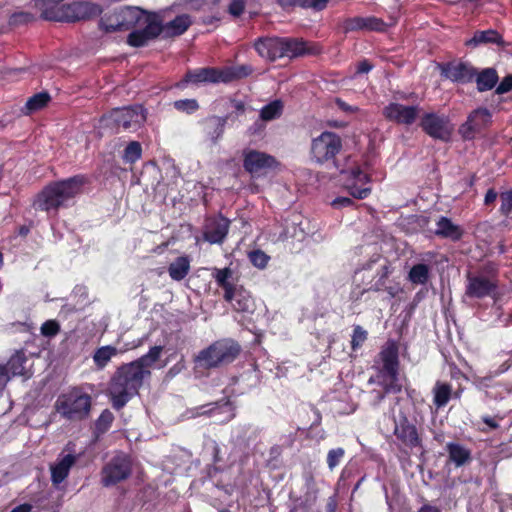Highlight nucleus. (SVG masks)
Returning <instances> with one entry per match:
<instances>
[{
    "instance_id": "nucleus-44",
    "label": "nucleus",
    "mask_w": 512,
    "mask_h": 512,
    "mask_svg": "<svg viewBox=\"0 0 512 512\" xmlns=\"http://www.w3.org/2000/svg\"><path fill=\"white\" fill-rule=\"evenodd\" d=\"M142 148L139 142H130L124 150L123 159L127 163H134L140 159Z\"/></svg>"
},
{
    "instance_id": "nucleus-24",
    "label": "nucleus",
    "mask_w": 512,
    "mask_h": 512,
    "mask_svg": "<svg viewBox=\"0 0 512 512\" xmlns=\"http://www.w3.org/2000/svg\"><path fill=\"white\" fill-rule=\"evenodd\" d=\"M283 50L285 57L294 58L302 55H316L319 53V49L315 46H310L308 42L293 38H282Z\"/></svg>"
},
{
    "instance_id": "nucleus-22",
    "label": "nucleus",
    "mask_w": 512,
    "mask_h": 512,
    "mask_svg": "<svg viewBox=\"0 0 512 512\" xmlns=\"http://www.w3.org/2000/svg\"><path fill=\"white\" fill-rule=\"evenodd\" d=\"M382 362L381 373H393L399 371L398 346L395 341H387L379 353Z\"/></svg>"
},
{
    "instance_id": "nucleus-28",
    "label": "nucleus",
    "mask_w": 512,
    "mask_h": 512,
    "mask_svg": "<svg viewBox=\"0 0 512 512\" xmlns=\"http://www.w3.org/2000/svg\"><path fill=\"white\" fill-rule=\"evenodd\" d=\"M77 457L72 454H67L62 457L56 464L51 465V481L53 485H59L69 475L71 467L75 464Z\"/></svg>"
},
{
    "instance_id": "nucleus-40",
    "label": "nucleus",
    "mask_w": 512,
    "mask_h": 512,
    "mask_svg": "<svg viewBox=\"0 0 512 512\" xmlns=\"http://www.w3.org/2000/svg\"><path fill=\"white\" fill-rule=\"evenodd\" d=\"M429 279V268L426 264H416L409 272V280L414 284H426Z\"/></svg>"
},
{
    "instance_id": "nucleus-17",
    "label": "nucleus",
    "mask_w": 512,
    "mask_h": 512,
    "mask_svg": "<svg viewBox=\"0 0 512 512\" xmlns=\"http://www.w3.org/2000/svg\"><path fill=\"white\" fill-rule=\"evenodd\" d=\"M229 219L218 215L207 218L203 230V238L211 244H222L228 234Z\"/></svg>"
},
{
    "instance_id": "nucleus-48",
    "label": "nucleus",
    "mask_w": 512,
    "mask_h": 512,
    "mask_svg": "<svg viewBox=\"0 0 512 512\" xmlns=\"http://www.w3.org/2000/svg\"><path fill=\"white\" fill-rule=\"evenodd\" d=\"M305 481L308 489L305 500L306 502H310L312 504L316 501L317 498V489L315 487V480L313 475L311 473H307L305 475Z\"/></svg>"
},
{
    "instance_id": "nucleus-49",
    "label": "nucleus",
    "mask_w": 512,
    "mask_h": 512,
    "mask_svg": "<svg viewBox=\"0 0 512 512\" xmlns=\"http://www.w3.org/2000/svg\"><path fill=\"white\" fill-rule=\"evenodd\" d=\"M64 0H35V7L41 11V18L44 19V13L46 9L52 8L56 10L61 8Z\"/></svg>"
},
{
    "instance_id": "nucleus-58",
    "label": "nucleus",
    "mask_w": 512,
    "mask_h": 512,
    "mask_svg": "<svg viewBox=\"0 0 512 512\" xmlns=\"http://www.w3.org/2000/svg\"><path fill=\"white\" fill-rule=\"evenodd\" d=\"M282 8L288 9L295 6L304 8L305 0H275Z\"/></svg>"
},
{
    "instance_id": "nucleus-5",
    "label": "nucleus",
    "mask_w": 512,
    "mask_h": 512,
    "mask_svg": "<svg viewBox=\"0 0 512 512\" xmlns=\"http://www.w3.org/2000/svg\"><path fill=\"white\" fill-rule=\"evenodd\" d=\"M239 353L238 343L228 339L219 340L200 351L195 362L204 369L216 368L233 362Z\"/></svg>"
},
{
    "instance_id": "nucleus-46",
    "label": "nucleus",
    "mask_w": 512,
    "mask_h": 512,
    "mask_svg": "<svg viewBox=\"0 0 512 512\" xmlns=\"http://www.w3.org/2000/svg\"><path fill=\"white\" fill-rule=\"evenodd\" d=\"M35 20V16L29 12H16L10 16L9 24L11 26H20L31 23Z\"/></svg>"
},
{
    "instance_id": "nucleus-36",
    "label": "nucleus",
    "mask_w": 512,
    "mask_h": 512,
    "mask_svg": "<svg viewBox=\"0 0 512 512\" xmlns=\"http://www.w3.org/2000/svg\"><path fill=\"white\" fill-rule=\"evenodd\" d=\"M213 277L215 278L218 286L224 289V299H229L231 290L235 287L229 282V279L232 277V270L230 268L224 269H214Z\"/></svg>"
},
{
    "instance_id": "nucleus-31",
    "label": "nucleus",
    "mask_w": 512,
    "mask_h": 512,
    "mask_svg": "<svg viewBox=\"0 0 512 512\" xmlns=\"http://www.w3.org/2000/svg\"><path fill=\"white\" fill-rule=\"evenodd\" d=\"M436 235L449 238L453 241L459 240L463 235V230L460 226L452 223L447 217H441L437 222Z\"/></svg>"
},
{
    "instance_id": "nucleus-57",
    "label": "nucleus",
    "mask_w": 512,
    "mask_h": 512,
    "mask_svg": "<svg viewBox=\"0 0 512 512\" xmlns=\"http://www.w3.org/2000/svg\"><path fill=\"white\" fill-rule=\"evenodd\" d=\"M328 0H305L304 8H312L317 11L323 10L327 6Z\"/></svg>"
},
{
    "instance_id": "nucleus-56",
    "label": "nucleus",
    "mask_w": 512,
    "mask_h": 512,
    "mask_svg": "<svg viewBox=\"0 0 512 512\" xmlns=\"http://www.w3.org/2000/svg\"><path fill=\"white\" fill-rule=\"evenodd\" d=\"M512 90V75H507L503 78L496 88L497 94H505Z\"/></svg>"
},
{
    "instance_id": "nucleus-14",
    "label": "nucleus",
    "mask_w": 512,
    "mask_h": 512,
    "mask_svg": "<svg viewBox=\"0 0 512 512\" xmlns=\"http://www.w3.org/2000/svg\"><path fill=\"white\" fill-rule=\"evenodd\" d=\"M243 167L252 175L265 173L277 165L276 159L261 151L248 149L243 152Z\"/></svg>"
},
{
    "instance_id": "nucleus-19",
    "label": "nucleus",
    "mask_w": 512,
    "mask_h": 512,
    "mask_svg": "<svg viewBox=\"0 0 512 512\" xmlns=\"http://www.w3.org/2000/svg\"><path fill=\"white\" fill-rule=\"evenodd\" d=\"M394 435L406 447L413 449L421 446V438L414 424L410 423L405 415L394 420Z\"/></svg>"
},
{
    "instance_id": "nucleus-23",
    "label": "nucleus",
    "mask_w": 512,
    "mask_h": 512,
    "mask_svg": "<svg viewBox=\"0 0 512 512\" xmlns=\"http://www.w3.org/2000/svg\"><path fill=\"white\" fill-rule=\"evenodd\" d=\"M222 78V70L211 67H205L187 72L183 79V82L195 84L205 82L217 83L222 82Z\"/></svg>"
},
{
    "instance_id": "nucleus-21",
    "label": "nucleus",
    "mask_w": 512,
    "mask_h": 512,
    "mask_svg": "<svg viewBox=\"0 0 512 512\" xmlns=\"http://www.w3.org/2000/svg\"><path fill=\"white\" fill-rule=\"evenodd\" d=\"M282 38H265L255 42V49L259 55L270 61L285 57Z\"/></svg>"
},
{
    "instance_id": "nucleus-34",
    "label": "nucleus",
    "mask_w": 512,
    "mask_h": 512,
    "mask_svg": "<svg viewBox=\"0 0 512 512\" xmlns=\"http://www.w3.org/2000/svg\"><path fill=\"white\" fill-rule=\"evenodd\" d=\"M27 357L22 350L16 351L8 360L6 366L8 367L12 376H29L26 369Z\"/></svg>"
},
{
    "instance_id": "nucleus-64",
    "label": "nucleus",
    "mask_w": 512,
    "mask_h": 512,
    "mask_svg": "<svg viewBox=\"0 0 512 512\" xmlns=\"http://www.w3.org/2000/svg\"><path fill=\"white\" fill-rule=\"evenodd\" d=\"M417 512H441L437 507L425 504Z\"/></svg>"
},
{
    "instance_id": "nucleus-37",
    "label": "nucleus",
    "mask_w": 512,
    "mask_h": 512,
    "mask_svg": "<svg viewBox=\"0 0 512 512\" xmlns=\"http://www.w3.org/2000/svg\"><path fill=\"white\" fill-rule=\"evenodd\" d=\"M118 354L116 347L107 345L98 348L93 355V360L98 369H103L113 356Z\"/></svg>"
},
{
    "instance_id": "nucleus-2",
    "label": "nucleus",
    "mask_w": 512,
    "mask_h": 512,
    "mask_svg": "<svg viewBox=\"0 0 512 512\" xmlns=\"http://www.w3.org/2000/svg\"><path fill=\"white\" fill-rule=\"evenodd\" d=\"M191 25L192 19L188 14L178 15L165 24L156 14H150L146 27L132 31L127 37V43L132 47H143L160 35L165 39L180 36Z\"/></svg>"
},
{
    "instance_id": "nucleus-26",
    "label": "nucleus",
    "mask_w": 512,
    "mask_h": 512,
    "mask_svg": "<svg viewBox=\"0 0 512 512\" xmlns=\"http://www.w3.org/2000/svg\"><path fill=\"white\" fill-rule=\"evenodd\" d=\"M227 120L228 116H210L203 121L204 133L212 144H216L217 141L222 137Z\"/></svg>"
},
{
    "instance_id": "nucleus-50",
    "label": "nucleus",
    "mask_w": 512,
    "mask_h": 512,
    "mask_svg": "<svg viewBox=\"0 0 512 512\" xmlns=\"http://www.w3.org/2000/svg\"><path fill=\"white\" fill-rule=\"evenodd\" d=\"M251 263L258 268H264L269 260V257L262 251L256 250L249 254Z\"/></svg>"
},
{
    "instance_id": "nucleus-3",
    "label": "nucleus",
    "mask_w": 512,
    "mask_h": 512,
    "mask_svg": "<svg viewBox=\"0 0 512 512\" xmlns=\"http://www.w3.org/2000/svg\"><path fill=\"white\" fill-rule=\"evenodd\" d=\"M85 183V177L77 175L49 185L38 195L36 205L44 211L57 210L81 194Z\"/></svg>"
},
{
    "instance_id": "nucleus-30",
    "label": "nucleus",
    "mask_w": 512,
    "mask_h": 512,
    "mask_svg": "<svg viewBox=\"0 0 512 512\" xmlns=\"http://www.w3.org/2000/svg\"><path fill=\"white\" fill-rule=\"evenodd\" d=\"M433 403L437 408L447 405L452 397L459 398L460 393L452 392V386L446 382L437 381L433 387Z\"/></svg>"
},
{
    "instance_id": "nucleus-38",
    "label": "nucleus",
    "mask_w": 512,
    "mask_h": 512,
    "mask_svg": "<svg viewBox=\"0 0 512 512\" xmlns=\"http://www.w3.org/2000/svg\"><path fill=\"white\" fill-rule=\"evenodd\" d=\"M253 69L249 65H239L234 67H229L222 70L223 78L222 82L227 83L233 80L241 79L249 76L252 73Z\"/></svg>"
},
{
    "instance_id": "nucleus-32",
    "label": "nucleus",
    "mask_w": 512,
    "mask_h": 512,
    "mask_svg": "<svg viewBox=\"0 0 512 512\" xmlns=\"http://www.w3.org/2000/svg\"><path fill=\"white\" fill-rule=\"evenodd\" d=\"M474 78L479 92L491 90L496 86L499 80L498 73L494 68H485L480 72L476 71V76Z\"/></svg>"
},
{
    "instance_id": "nucleus-45",
    "label": "nucleus",
    "mask_w": 512,
    "mask_h": 512,
    "mask_svg": "<svg viewBox=\"0 0 512 512\" xmlns=\"http://www.w3.org/2000/svg\"><path fill=\"white\" fill-rule=\"evenodd\" d=\"M174 108L178 111L192 114L199 109V104L195 99H182L173 103Z\"/></svg>"
},
{
    "instance_id": "nucleus-1",
    "label": "nucleus",
    "mask_w": 512,
    "mask_h": 512,
    "mask_svg": "<svg viewBox=\"0 0 512 512\" xmlns=\"http://www.w3.org/2000/svg\"><path fill=\"white\" fill-rule=\"evenodd\" d=\"M163 347L153 346L147 354L122 364L111 376L107 395L112 407L122 409L134 396L138 395L145 380L151 376V369L160 359Z\"/></svg>"
},
{
    "instance_id": "nucleus-42",
    "label": "nucleus",
    "mask_w": 512,
    "mask_h": 512,
    "mask_svg": "<svg viewBox=\"0 0 512 512\" xmlns=\"http://www.w3.org/2000/svg\"><path fill=\"white\" fill-rule=\"evenodd\" d=\"M384 379L382 382L385 393H399L402 390V385L399 383V371L393 373L383 374Z\"/></svg>"
},
{
    "instance_id": "nucleus-62",
    "label": "nucleus",
    "mask_w": 512,
    "mask_h": 512,
    "mask_svg": "<svg viewBox=\"0 0 512 512\" xmlns=\"http://www.w3.org/2000/svg\"><path fill=\"white\" fill-rule=\"evenodd\" d=\"M496 198H497V192L494 189H489L486 192V195L484 198V203L486 205H490L496 200Z\"/></svg>"
},
{
    "instance_id": "nucleus-7",
    "label": "nucleus",
    "mask_w": 512,
    "mask_h": 512,
    "mask_svg": "<svg viewBox=\"0 0 512 512\" xmlns=\"http://www.w3.org/2000/svg\"><path fill=\"white\" fill-rule=\"evenodd\" d=\"M391 274L389 263L381 259L380 256L372 258L363 267L356 271L355 281H361L365 284L362 293L366 291H382L386 284V279Z\"/></svg>"
},
{
    "instance_id": "nucleus-61",
    "label": "nucleus",
    "mask_w": 512,
    "mask_h": 512,
    "mask_svg": "<svg viewBox=\"0 0 512 512\" xmlns=\"http://www.w3.org/2000/svg\"><path fill=\"white\" fill-rule=\"evenodd\" d=\"M353 204V200L348 197H338L332 201V206L336 208L346 207Z\"/></svg>"
},
{
    "instance_id": "nucleus-27",
    "label": "nucleus",
    "mask_w": 512,
    "mask_h": 512,
    "mask_svg": "<svg viewBox=\"0 0 512 512\" xmlns=\"http://www.w3.org/2000/svg\"><path fill=\"white\" fill-rule=\"evenodd\" d=\"M231 302L233 308L238 312H252L254 310V300L250 293L242 287H235L231 290L230 298L225 299Z\"/></svg>"
},
{
    "instance_id": "nucleus-25",
    "label": "nucleus",
    "mask_w": 512,
    "mask_h": 512,
    "mask_svg": "<svg viewBox=\"0 0 512 512\" xmlns=\"http://www.w3.org/2000/svg\"><path fill=\"white\" fill-rule=\"evenodd\" d=\"M362 29L383 31L385 29V23L376 17H354L347 19L344 23V30L346 32Z\"/></svg>"
},
{
    "instance_id": "nucleus-41",
    "label": "nucleus",
    "mask_w": 512,
    "mask_h": 512,
    "mask_svg": "<svg viewBox=\"0 0 512 512\" xmlns=\"http://www.w3.org/2000/svg\"><path fill=\"white\" fill-rule=\"evenodd\" d=\"M50 100V95L46 92H40L30 97L25 105L27 113H31L43 108Z\"/></svg>"
},
{
    "instance_id": "nucleus-6",
    "label": "nucleus",
    "mask_w": 512,
    "mask_h": 512,
    "mask_svg": "<svg viewBox=\"0 0 512 512\" xmlns=\"http://www.w3.org/2000/svg\"><path fill=\"white\" fill-rule=\"evenodd\" d=\"M56 411L69 421H81L89 416L91 410L90 395L73 389L58 397L55 402Z\"/></svg>"
},
{
    "instance_id": "nucleus-53",
    "label": "nucleus",
    "mask_w": 512,
    "mask_h": 512,
    "mask_svg": "<svg viewBox=\"0 0 512 512\" xmlns=\"http://www.w3.org/2000/svg\"><path fill=\"white\" fill-rule=\"evenodd\" d=\"M60 330L59 324L54 320H48L41 326V333L46 337L55 336Z\"/></svg>"
},
{
    "instance_id": "nucleus-52",
    "label": "nucleus",
    "mask_w": 512,
    "mask_h": 512,
    "mask_svg": "<svg viewBox=\"0 0 512 512\" xmlns=\"http://www.w3.org/2000/svg\"><path fill=\"white\" fill-rule=\"evenodd\" d=\"M502 214L508 216L512 213V190L504 192L500 195Z\"/></svg>"
},
{
    "instance_id": "nucleus-20",
    "label": "nucleus",
    "mask_w": 512,
    "mask_h": 512,
    "mask_svg": "<svg viewBox=\"0 0 512 512\" xmlns=\"http://www.w3.org/2000/svg\"><path fill=\"white\" fill-rule=\"evenodd\" d=\"M225 413V416L222 419H219L220 424L227 423L231 421L235 417V410L232 404L229 401L220 403H209L206 405H202L196 407L194 409L189 410V414L191 417H200V416H215L218 412Z\"/></svg>"
},
{
    "instance_id": "nucleus-29",
    "label": "nucleus",
    "mask_w": 512,
    "mask_h": 512,
    "mask_svg": "<svg viewBox=\"0 0 512 512\" xmlns=\"http://www.w3.org/2000/svg\"><path fill=\"white\" fill-rule=\"evenodd\" d=\"M497 44L498 46H504L505 41L502 36L493 29L476 31L473 37L465 42L468 47H478L482 44Z\"/></svg>"
},
{
    "instance_id": "nucleus-16",
    "label": "nucleus",
    "mask_w": 512,
    "mask_h": 512,
    "mask_svg": "<svg viewBox=\"0 0 512 512\" xmlns=\"http://www.w3.org/2000/svg\"><path fill=\"white\" fill-rule=\"evenodd\" d=\"M441 76L457 83H469L476 76V69L466 62H449L438 65Z\"/></svg>"
},
{
    "instance_id": "nucleus-47",
    "label": "nucleus",
    "mask_w": 512,
    "mask_h": 512,
    "mask_svg": "<svg viewBox=\"0 0 512 512\" xmlns=\"http://www.w3.org/2000/svg\"><path fill=\"white\" fill-rule=\"evenodd\" d=\"M367 339V332L359 325L354 327L351 347L353 350L358 349Z\"/></svg>"
},
{
    "instance_id": "nucleus-11",
    "label": "nucleus",
    "mask_w": 512,
    "mask_h": 512,
    "mask_svg": "<svg viewBox=\"0 0 512 512\" xmlns=\"http://www.w3.org/2000/svg\"><path fill=\"white\" fill-rule=\"evenodd\" d=\"M103 121H111L116 127L124 129H137L146 120V114L142 106L135 105L114 109Z\"/></svg>"
},
{
    "instance_id": "nucleus-12",
    "label": "nucleus",
    "mask_w": 512,
    "mask_h": 512,
    "mask_svg": "<svg viewBox=\"0 0 512 512\" xmlns=\"http://www.w3.org/2000/svg\"><path fill=\"white\" fill-rule=\"evenodd\" d=\"M497 289L498 282L493 276L487 277L483 274H472L470 272L466 275L465 295L469 298L495 297Z\"/></svg>"
},
{
    "instance_id": "nucleus-15",
    "label": "nucleus",
    "mask_w": 512,
    "mask_h": 512,
    "mask_svg": "<svg viewBox=\"0 0 512 512\" xmlns=\"http://www.w3.org/2000/svg\"><path fill=\"white\" fill-rule=\"evenodd\" d=\"M491 122V113L486 108L473 110L465 123L459 127V133L465 140H471Z\"/></svg>"
},
{
    "instance_id": "nucleus-9",
    "label": "nucleus",
    "mask_w": 512,
    "mask_h": 512,
    "mask_svg": "<svg viewBox=\"0 0 512 512\" xmlns=\"http://www.w3.org/2000/svg\"><path fill=\"white\" fill-rule=\"evenodd\" d=\"M341 148L342 141L339 135L325 131L312 140L311 155L317 163L323 164L333 160Z\"/></svg>"
},
{
    "instance_id": "nucleus-60",
    "label": "nucleus",
    "mask_w": 512,
    "mask_h": 512,
    "mask_svg": "<svg viewBox=\"0 0 512 512\" xmlns=\"http://www.w3.org/2000/svg\"><path fill=\"white\" fill-rule=\"evenodd\" d=\"M370 193V188H357V187H351V195L358 199H364L368 196Z\"/></svg>"
},
{
    "instance_id": "nucleus-18",
    "label": "nucleus",
    "mask_w": 512,
    "mask_h": 512,
    "mask_svg": "<svg viewBox=\"0 0 512 512\" xmlns=\"http://www.w3.org/2000/svg\"><path fill=\"white\" fill-rule=\"evenodd\" d=\"M419 112L418 106H405L399 103H390L383 109V115L386 119L407 126L415 122Z\"/></svg>"
},
{
    "instance_id": "nucleus-59",
    "label": "nucleus",
    "mask_w": 512,
    "mask_h": 512,
    "mask_svg": "<svg viewBox=\"0 0 512 512\" xmlns=\"http://www.w3.org/2000/svg\"><path fill=\"white\" fill-rule=\"evenodd\" d=\"M11 376L8 367L6 365H0V388L7 384Z\"/></svg>"
},
{
    "instance_id": "nucleus-39",
    "label": "nucleus",
    "mask_w": 512,
    "mask_h": 512,
    "mask_svg": "<svg viewBox=\"0 0 512 512\" xmlns=\"http://www.w3.org/2000/svg\"><path fill=\"white\" fill-rule=\"evenodd\" d=\"M283 111V103L280 100H274L265 105L260 111V117L264 121H270L280 117Z\"/></svg>"
},
{
    "instance_id": "nucleus-43",
    "label": "nucleus",
    "mask_w": 512,
    "mask_h": 512,
    "mask_svg": "<svg viewBox=\"0 0 512 512\" xmlns=\"http://www.w3.org/2000/svg\"><path fill=\"white\" fill-rule=\"evenodd\" d=\"M113 421V413L109 409L103 410L98 419L95 421V432L97 435L107 432Z\"/></svg>"
},
{
    "instance_id": "nucleus-55",
    "label": "nucleus",
    "mask_w": 512,
    "mask_h": 512,
    "mask_svg": "<svg viewBox=\"0 0 512 512\" xmlns=\"http://www.w3.org/2000/svg\"><path fill=\"white\" fill-rule=\"evenodd\" d=\"M341 173H349L350 177L359 183H366L368 181V175L363 173L360 168H352L349 171L340 170Z\"/></svg>"
},
{
    "instance_id": "nucleus-10",
    "label": "nucleus",
    "mask_w": 512,
    "mask_h": 512,
    "mask_svg": "<svg viewBox=\"0 0 512 512\" xmlns=\"http://www.w3.org/2000/svg\"><path fill=\"white\" fill-rule=\"evenodd\" d=\"M132 472V463L128 455L117 453L102 468L101 483L105 487L115 485L126 480Z\"/></svg>"
},
{
    "instance_id": "nucleus-4",
    "label": "nucleus",
    "mask_w": 512,
    "mask_h": 512,
    "mask_svg": "<svg viewBox=\"0 0 512 512\" xmlns=\"http://www.w3.org/2000/svg\"><path fill=\"white\" fill-rule=\"evenodd\" d=\"M150 14L138 7H125L106 14L100 20V27L106 32L142 29L149 22Z\"/></svg>"
},
{
    "instance_id": "nucleus-33",
    "label": "nucleus",
    "mask_w": 512,
    "mask_h": 512,
    "mask_svg": "<svg viewBox=\"0 0 512 512\" xmlns=\"http://www.w3.org/2000/svg\"><path fill=\"white\" fill-rule=\"evenodd\" d=\"M190 271V259L188 256L177 257L168 267L169 276L175 281L183 280Z\"/></svg>"
},
{
    "instance_id": "nucleus-51",
    "label": "nucleus",
    "mask_w": 512,
    "mask_h": 512,
    "mask_svg": "<svg viewBox=\"0 0 512 512\" xmlns=\"http://www.w3.org/2000/svg\"><path fill=\"white\" fill-rule=\"evenodd\" d=\"M344 456V450L342 448L332 449L328 452L327 463L330 470H333Z\"/></svg>"
},
{
    "instance_id": "nucleus-13",
    "label": "nucleus",
    "mask_w": 512,
    "mask_h": 512,
    "mask_svg": "<svg viewBox=\"0 0 512 512\" xmlns=\"http://www.w3.org/2000/svg\"><path fill=\"white\" fill-rule=\"evenodd\" d=\"M420 126L430 137L442 141L449 140L453 131L449 119L435 113L425 114L422 117Z\"/></svg>"
},
{
    "instance_id": "nucleus-35",
    "label": "nucleus",
    "mask_w": 512,
    "mask_h": 512,
    "mask_svg": "<svg viewBox=\"0 0 512 512\" xmlns=\"http://www.w3.org/2000/svg\"><path fill=\"white\" fill-rule=\"evenodd\" d=\"M447 452L449 459L457 466L461 467L471 459L470 451L464 446L457 443H448Z\"/></svg>"
},
{
    "instance_id": "nucleus-8",
    "label": "nucleus",
    "mask_w": 512,
    "mask_h": 512,
    "mask_svg": "<svg viewBox=\"0 0 512 512\" xmlns=\"http://www.w3.org/2000/svg\"><path fill=\"white\" fill-rule=\"evenodd\" d=\"M101 13L99 5L90 2H74L63 4L56 10L49 8L45 10L44 20L59 22H74L98 16Z\"/></svg>"
},
{
    "instance_id": "nucleus-63",
    "label": "nucleus",
    "mask_w": 512,
    "mask_h": 512,
    "mask_svg": "<svg viewBox=\"0 0 512 512\" xmlns=\"http://www.w3.org/2000/svg\"><path fill=\"white\" fill-rule=\"evenodd\" d=\"M336 104L341 110H343L345 112L352 113V112L357 111V107H352V106L348 105L347 103H345L344 101H342L341 99H336Z\"/></svg>"
},
{
    "instance_id": "nucleus-54",
    "label": "nucleus",
    "mask_w": 512,
    "mask_h": 512,
    "mask_svg": "<svg viewBox=\"0 0 512 512\" xmlns=\"http://www.w3.org/2000/svg\"><path fill=\"white\" fill-rule=\"evenodd\" d=\"M244 9L245 0H232L228 7L229 13L234 17L240 16L243 13Z\"/></svg>"
}]
</instances>
